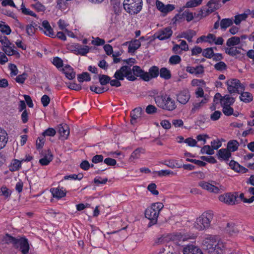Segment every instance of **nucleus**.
<instances>
[{"label":"nucleus","instance_id":"nucleus-45","mask_svg":"<svg viewBox=\"0 0 254 254\" xmlns=\"http://www.w3.org/2000/svg\"><path fill=\"white\" fill-rule=\"evenodd\" d=\"M90 49V47L88 46L80 45V47L78 49V52L76 53V55L85 56L89 52Z\"/></svg>","mask_w":254,"mask_h":254},{"label":"nucleus","instance_id":"nucleus-25","mask_svg":"<svg viewBox=\"0 0 254 254\" xmlns=\"http://www.w3.org/2000/svg\"><path fill=\"white\" fill-rule=\"evenodd\" d=\"M159 73V68L156 66H152L149 69L147 72V75L148 76V81L151 80L152 78H155L158 77Z\"/></svg>","mask_w":254,"mask_h":254},{"label":"nucleus","instance_id":"nucleus-33","mask_svg":"<svg viewBox=\"0 0 254 254\" xmlns=\"http://www.w3.org/2000/svg\"><path fill=\"white\" fill-rule=\"evenodd\" d=\"M241 95L240 96V99L242 101H243L245 103H249L253 100V97L251 93L248 92H241Z\"/></svg>","mask_w":254,"mask_h":254},{"label":"nucleus","instance_id":"nucleus-54","mask_svg":"<svg viewBox=\"0 0 254 254\" xmlns=\"http://www.w3.org/2000/svg\"><path fill=\"white\" fill-rule=\"evenodd\" d=\"M56 131L53 128H48L45 130L43 133L42 135L45 137L46 136H54L56 134Z\"/></svg>","mask_w":254,"mask_h":254},{"label":"nucleus","instance_id":"nucleus-53","mask_svg":"<svg viewBox=\"0 0 254 254\" xmlns=\"http://www.w3.org/2000/svg\"><path fill=\"white\" fill-rule=\"evenodd\" d=\"M2 50L8 56L13 55L16 53V51L13 50L10 45H8L5 46V47H3Z\"/></svg>","mask_w":254,"mask_h":254},{"label":"nucleus","instance_id":"nucleus-35","mask_svg":"<svg viewBox=\"0 0 254 254\" xmlns=\"http://www.w3.org/2000/svg\"><path fill=\"white\" fill-rule=\"evenodd\" d=\"M181 13L182 19L185 18L187 22H190L194 18L193 13L189 9H184Z\"/></svg>","mask_w":254,"mask_h":254},{"label":"nucleus","instance_id":"nucleus-51","mask_svg":"<svg viewBox=\"0 0 254 254\" xmlns=\"http://www.w3.org/2000/svg\"><path fill=\"white\" fill-rule=\"evenodd\" d=\"M246 19V15L240 14L235 16V19L233 22L236 24L239 25L241 23V21Z\"/></svg>","mask_w":254,"mask_h":254},{"label":"nucleus","instance_id":"nucleus-13","mask_svg":"<svg viewBox=\"0 0 254 254\" xmlns=\"http://www.w3.org/2000/svg\"><path fill=\"white\" fill-rule=\"evenodd\" d=\"M173 31L170 27H166L160 30L157 34L156 38L160 40L169 39L172 35Z\"/></svg>","mask_w":254,"mask_h":254},{"label":"nucleus","instance_id":"nucleus-34","mask_svg":"<svg viewBox=\"0 0 254 254\" xmlns=\"http://www.w3.org/2000/svg\"><path fill=\"white\" fill-rule=\"evenodd\" d=\"M53 160V155L50 151L44 157L39 160V163L42 166L48 165Z\"/></svg>","mask_w":254,"mask_h":254},{"label":"nucleus","instance_id":"nucleus-12","mask_svg":"<svg viewBox=\"0 0 254 254\" xmlns=\"http://www.w3.org/2000/svg\"><path fill=\"white\" fill-rule=\"evenodd\" d=\"M177 101L181 104L185 105L189 101L190 95L188 89H184L176 95Z\"/></svg>","mask_w":254,"mask_h":254},{"label":"nucleus","instance_id":"nucleus-2","mask_svg":"<svg viewBox=\"0 0 254 254\" xmlns=\"http://www.w3.org/2000/svg\"><path fill=\"white\" fill-rule=\"evenodd\" d=\"M202 244L204 249H205L209 253H220L221 251L222 244H219L216 240V236L205 234L204 236Z\"/></svg>","mask_w":254,"mask_h":254},{"label":"nucleus","instance_id":"nucleus-48","mask_svg":"<svg viewBox=\"0 0 254 254\" xmlns=\"http://www.w3.org/2000/svg\"><path fill=\"white\" fill-rule=\"evenodd\" d=\"M202 55L208 59H210L213 57L214 55V52L212 48H208L204 50L202 52Z\"/></svg>","mask_w":254,"mask_h":254},{"label":"nucleus","instance_id":"nucleus-60","mask_svg":"<svg viewBox=\"0 0 254 254\" xmlns=\"http://www.w3.org/2000/svg\"><path fill=\"white\" fill-rule=\"evenodd\" d=\"M33 7H34L37 11L43 12L46 10L45 6L40 3L39 2H36L34 4H32Z\"/></svg>","mask_w":254,"mask_h":254},{"label":"nucleus","instance_id":"nucleus-59","mask_svg":"<svg viewBox=\"0 0 254 254\" xmlns=\"http://www.w3.org/2000/svg\"><path fill=\"white\" fill-rule=\"evenodd\" d=\"M156 185L154 183H151L148 186L147 189L150 191L153 195H157L159 192L156 190Z\"/></svg>","mask_w":254,"mask_h":254},{"label":"nucleus","instance_id":"nucleus-56","mask_svg":"<svg viewBox=\"0 0 254 254\" xmlns=\"http://www.w3.org/2000/svg\"><path fill=\"white\" fill-rule=\"evenodd\" d=\"M83 178V175L82 174H71L70 175L65 176L64 177V180H80Z\"/></svg>","mask_w":254,"mask_h":254},{"label":"nucleus","instance_id":"nucleus-52","mask_svg":"<svg viewBox=\"0 0 254 254\" xmlns=\"http://www.w3.org/2000/svg\"><path fill=\"white\" fill-rule=\"evenodd\" d=\"M90 89L91 91L96 94H101L108 90V89H105L104 87H97L95 86H91Z\"/></svg>","mask_w":254,"mask_h":254},{"label":"nucleus","instance_id":"nucleus-63","mask_svg":"<svg viewBox=\"0 0 254 254\" xmlns=\"http://www.w3.org/2000/svg\"><path fill=\"white\" fill-rule=\"evenodd\" d=\"M53 64L58 68L61 67L63 66V62L62 60L58 57L54 58Z\"/></svg>","mask_w":254,"mask_h":254},{"label":"nucleus","instance_id":"nucleus-24","mask_svg":"<svg viewBox=\"0 0 254 254\" xmlns=\"http://www.w3.org/2000/svg\"><path fill=\"white\" fill-rule=\"evenodd\" d=\"M63 72L65 76L68 79H72L75 77V72H74L73 69L69 65H66L63 68Z\"/></svg>","mask_w":254,"mask_h":254},{"label":"nucleus","instance_id":"nucleus-17","mask_svg":"<svg viewBox=\"0 0 254 254\" xmlns=\"http://www.w3.org/2000/svg\"><path fill=\"white\" fill-rule=\"evenodd\" d=\"M58 132L61 137L66 139L69 134V128L66 124H61L58 126Z\"/></svg>","mask_w":254,"mask_h":254},{"label":"nucleus","instance_id":"nucleus-30","mask_svg":"<svg viewBox=\"0 0 254 254\" xmlns=\"http://www.w3.org/2000/svg\"><path fill=\"white\" fill-rule=\"evenodd\" d=\"M225 229L226 232L232 236L235 235L239 232L238 228L233 223H227V227Z\"/></svg>","mask_w":254,"mask_h":254},{"label":"nucleus","instance_id":"nucleus-16","mask_svg":"<svg viewBox=\"0 0 254 254\" xmlns=\"http://www.w3.org/2000/svg\"><path fill=\"white\" fill-rule=\"evenodd\" d=\"M42 27H39L41 30H42L44 34L50 37H55L53 30L47 20H44L42 22Z\"/></svg>","mask_w":254,"mask_h":254},{"label":"nucleus","instance_id":"nucleus-31","mask_svg":"<svg viewBox=\"0 0 254 254\" xmlns=\"http://www.w3.org/2000/svg\"><path fill=\"white\" fill-rule=\"evenodd\" d=\"M111 4L116 14H119L121 12L122 6L120 0H111Z\"/></svg>","mask_w":254,"mask_h":254},{"label":"nucleus","instance_id":"nucleus-10","mask_svg":"<svg viewBox=\"0 0 254 254\" xmlns=\"http://www.w3.org/2000/svg\"><path fill=\"white\" fill-rule=\"evenodd\" d=\"M130 70L131 74L134 75L135 77H139L143 80L148 81L147 72L143 70L139 66L134 65L132 68L130 67Z\"/></svg>","mask_w":254,"mask_h":254},{"label":"nucleus","instance_id":"nucleus-18","mask_svg":"<svg viewBox=\"0 0 254 254\" xmlns=\"http://www.w3.org/2000/svg\"><path fill=\"white\" fill-rule=\"evenodd\" d=\"M141 108H136L133 109L130 113V123L132 125H134L137 122V120L141 117Z\"/></svg>","mask_w":254,"mask_h":254},{"label":"nucleus","instance_id":"nucleus-32","mask_svg":"<svg viewBox=\"0 0 254 254\" xmlns=\"http://www.w3.org/2000/svg\"><path fill=\"white\" fill-rule=\"evenodd\" d=\"M233 18H224L220 21V27L223 30H225L228 27L233 24Z\"/></svg>","mask_w":254,"mask_h":254},{"label":"nucleus","instance_id":"nucleus-38","mask_svg":"<svg viewBox=\"0 0 254 254\" xmlns=\"http://www.w3.org/2000/svg\"><path fill=\"white\" fill-rule=\"evenodd\" d=\"M239 146V143L236 140H231L228 142L227 149L230 151L234 152L237 150Z\"/></svg>","mask_w":254,"mask_h":254},{"label":"nucleus","instance_id":"nucleus-4","mask_svg":"<svg viewBox=\"0 0 254 254\" xmlns=\"http://www.w3.org/2000/svg\"><path fill=\"white\" fill-rule=\"evenodd\" d=\"M5 239L7 243L12 244L15 248L18 249L23 254L28 253L29 245L25 237L16 238L6 234Z\"/></svg>","mask_w":254,"mask_h":254},{"label":"nucleus","instance_id":"nucleus-62","mask_svg":"<svg viewBox=\"0 0 254 254\" xmlns=\"http://www.w3.org/2000/svg\"><path fill=\"white\" fill-rule=\"evenodd\" d=\"M222 115V113L220 111H215L210 115V119L212 121H217Z\"/></svg>","mask_w":254,"mask_h":254},{"label":"nucleus","instance_id":"nucleus-22","mask_svg":"<svg viewBox=\"0 0 254 254\" xmlns=\"http://www.w3.org/2000/svg\"><path fill=\"white\" fill-rule=\"evenodd\" d=\"M218 158L219 160H228L231 156V153L227 149L222 148L218 151Z\"/></svg>","mask_w":254,"mask_h":254},{"label":"nucleus","instance_id":"nucleus-55","mask_svg":"<svg viewBox=\"0 0 254 254\" xmlns=\"http://www.w3.org/2000/svg\"><path fill=\"white\" fill-rule=\"evenodd\" d=\"M222 107L223 108V113L225 115L229 116L233 114L234 110L232 107H231V106Z\"/></svg>","mask_w":254,"mask_h":254},{"label":"nucleus","instance_id":"nucleus-26","mask_svg":"<svg viewBox=\"0 0 254 254\" xmlns=\"http://www.w3.org/2000/svg\"><path fill=\"white\" fill-rule=\"evenodd\" d=\"M51 191L53 197L58 198H61L65 195L64 190H63V188H53L51 189Z\"/></svg>","mask_w":254,"mask_h":254},{"label":"nucleus","instance_id":"nucleus-50","mask_svg":"<svg viewBox=\"0 0 254 254\" xmlns=\"http://www.w3.org/2000/svg\"><path fill=\"white\" fill-rule=\"evenodd\" d=\"M181 61V57L178 55L172 56L169 60V63L171 64H177L180 63Z\"/></svg>","mask_w":254,"mask_h":254},{"label":"nucleus","instance_id":"nucleus-58","mask_svg":"<svg viewBox=\"0 0 254 254\" xmlns=\"http://www.w3.org/2000/svg\"><path fill=\"white\" fill-rule=\"evenodd\" d=\"M214 67L217 70L222 71L226 69L227 65L224 62H219L214 65Z\"/></svg>","mask_w":254,"mask_h":254},{"label":"nucleus","instance_id":"nucleus-1","mask_svg":"<svg viewBox=\"0 0 254 254\" xmlns=\"http://www.w3.org/2000/svg\"><path fill=\"white\" fill-rule=\"evenodd\" d=\"M153 95H151L155 102L156 105L160 108L168 111H174L177 108L175 100L171 97L170 95L163 93L158 94L156 90L152 91Z\"/></svg>","mask_w":254,"mask_h":254},{"label":"nucleus","instance_id":"nucleus-39","mask_svg":"<svg viewBox=\"0 0 254 254\" xmlns=\"http://www.w3.org/2000/svg\"><path fill=\"white\" fill-rule=\"evenodd\" d=\"M240 43V38L237 36L229 38L226 42L228 47H231L237 45Z\"/></svg>","mask_w":254,"mask_h":254},{"label":"nucleus","instance_id":"nucleus-43","mask_svg":"<svg viewBox=\"0 0 254 254\" xmlns=\"http://www.w3.org/2000/svg\"><path fill=\"white\" fill-rule=\"evenodd\" d=\"M99 81L101 85H105L110 83V77L105 74H99L98 76Z\"/></svg>","mask_w":254,"mask_h":254},{"label":"nucleus","instance_id":"nucleus-46","mask_svg":"<svg viewBox=\"0 0 254 254\" xmlns=\"http://www.w3.org/2000/svg\"><path fill=\"white\" fill-rule=\"evenodd\" d=\"M200 152L202 154H207L208 155H212L214 153L213 149L211 148L209 145H204L201 149Z\"/></svg>","mask_w":254,"mask_h":254},{"label":"nucleus","instance_id":"nucleus-40","mask_svg":"<svg viewBox=\"0 0 254 254\" xmlns=\"http://www.w3.org/2000/svg\"><path fill=\"white\" fill-rule=\"evenodd\" d=\"M208 100L206 98H204L201 101L195 102L193 104V108L191 109V112L194 113L196 111L198 110L204 104L207 102Z\"/></svg>","mask_w":254,"mask_h":254},{"label":"nucleus","instance_id":"nucleus-11","mask_svg":"<svg viewBox=\"0 0 254 254\" xmlns=\"http://www.w3.org/2000/svg\"><path fill=\"white\" fill-rule=\"evenodd\" d=\"M156 6L158 10L165 14H167L175 8V5L172 4H164L159 0L156 1Z\"/></svg>","mask_w":254,"mask_h":254},{"label":"nucleus","instance_id":"nucleus-5","mask_svg":"<svg viewBox=\"0 0 254 254\" xmlns=\"http://www.w3.org/2000/svg\"><path fill=\"white\" fill-rule=\"evenodd\" d=\"M213 218V214L212 211L205 212L196 218L193 227L198 231L208 229L210 226Z\"/></svg>","mask_w":254,"mask_h":254},{"label":"nucleus","instance_id":"nucleus-7","mask_svg":"<svg viewBox=\"0 0 254 254\" xmlns=\"http://www.w3.org/2000/svg\"><path fill=\"white\" fill-rule=\"evenodd\" d=\"M130 71V66H123L115 72L114 77L120 80H123L125 77H126L129 81H134L136 79V77L131 74Z\"/></svg>","mask_w":254,"mask_h":254},{"label":"nucleus","instance_id":"nucleus-6","mask_svg":"<svg viewBox=\"0 0 254 254\" xmlns=\"http://www.w3.org/2000/svg\"><path fill=\"white\" fill-rule=\"evenodd\" d=\"M142 0H124L123 6L126 12L134 15L139 13L142 8Z\"/></svg>","mask_w":254,"mask_h":254},{"label":"nucleus","instance_id":"nucleus-8","mask_svg":"<svg viewBox=\"0 0 254 254\" xmlns=\"http://www.w3.org/2000/svg\"><path fill=\"white\" fill-rule=\"evenodd\" d=\"M226 84L230 93H240L245 90L244 85L237 79H230L227 80Z\"/></svg>","mask_w":254,"mask_h":254},{"label":"nucleus","instance_id":"nucleus-27","mask_svg":"<svg viewBox=\"0 0 254 254\" xmlns=\"http://www.w3.org/2000/svg\"><path fill=\"white\" fill-rule=\"evenodd\" d=\"M140 45L141 43L139 40H134V41H130L128 48V52L134 53L140 47Z\"/></svg>","mask_w":254,"mask_h":254},{"label":"nucleus","instance_id":"nucleus-15","mask_svg":"<svg viewBox=\"0 0 254 254\" xmlns=\"http://www.w3.org/2000/svg\"><path fill=\"white\" fill-rule=\"evenodd\" d=\"M198 186L201 187L203 189L207 190L210 192H214L215 193H218L220 192V189L208 182L204 181H201L199 182Z\"/></svg>","mask_w":254,"mask_h":254},{"label":"nucleus","instance_id":"nucleus-14","mask_svg":"<svg viewBox=\"0 0 254 254\" xmlns=\"http://www.w3.org/2000/svg\"><path fill=\"white\" fill-rule=\"evenodd\" d=\"M183 252L184 254H203L202 250L198 247L193 245L185 246Z\"/></svg>","mask_w":254,"mask_h":254},{"label":"nucleus","instance_id":"nucleus-36","mask_svg":"<svg viewBox=\"0 0 254 254\" xmlns=\"http://www.w3.org/2000/svg\"><path fill=\"white\" fill-rule=\"evenodd\" d=\"M164 164L172 169L180 168L182 167V164H179L176 160H166Z\"/></svg>","mask_w":254,"mask_h":254},{"label":"nucleus","instance_id":"nucleus-57","mask_svg":"<svg viewBox=\"0 0 254 254\" xmlns=\"http://www.w3.org/2000/svg\"><path fill=\"white\" fill-rule=\"evenodd\" d=\"M157 174L158 176L160 177L166 176H169L170 175H175V173L173 172L168 170H162L159 171L157 172Z\"/></svg>","mask_w":254,"mask_h":254},{"label":"nucleus","instance_id":"nucleus-9","mask_svg":"<svg viewBox=\"0 0 254 254\" xmlns=\"http://www.w3.org/2000/svg\"><path fill=\"white\" fill-rule=\"evenodd\" d=\"M219 199L220 201L229 205H234L240 203V200L238 199V192L227 193L221 195L219 196Z\"/></svg>","mask_w":254,"mask_h":254},{"label":"nucleus","instance_id":"nucleus-61","mask_svg":"<svg viewBox=\"0 0 254 254\" xmlns=\"http://www.w3.org/2000/svg\"><path fill=\"white\" fill-rule=\"evenodd\" d=\"M21 167V162L18 160H14L12 166H11L10 170L14 171L19 170Z\"/></svg>","mask_w":254,"mask_h":254},{"label":"nucleus","instance_id":"nucleus-29","mask_svg":"<svg viewBox=\"0 0 254 254\" xmlns=\"http://www.w3.org/2000/svg\"><path fill=\"white\" fill-rule=\"evenodd\" d=\"M7 135L6 131L0 128V149H2L5 146L7 141Z\"/></svg>","mask_w":254,"mask_h":254},{"label":"nucleus","instance_id":"nucleus-3","mask_svg":"<svg viewBox=\"0 0 254 254\" xmlns=\"http://www.w3.org/2000/svg\"><path fill=\"white\" fill-rule=\"evenodd\" d=\"M164 205L161 202H156L148 207L145 211V216L150 220L148 226L150 227L155 224L157 222V219L160 211L163 209Z\"/></svg>","mask_w":254,"mask_h":254},{"label":"nucleus","instance_id":"nucleus-41","mask_svg":"<svg viewBox=\"0 0 254 254\" xmlns=\"http://www.w3.org/2000/svg\"><path fill=\"white\" fill-rule=\"evenodd\" d=\"M77 79L79 82H83V81H89L91 80L90 74L87 72H84L82 74L77 75Z\"/></svg>","mask_w":254,"mask_h":254},{"label":"nucleus","instance_id":"nucleus-47","mask_svg":"<svg viewBox=\"0 0 254 254\" xmlns=\"http://www.w3.org/2000/svg\"><path fill=\"white\" fill-rule=\"evenodd\" d=\"M207 6H208V8H206L205 9L208 14H210V13L215 11L216 10L218 9L219 7V5H216L215 4H213V3H211L210 4H209V1L207 3Z\"/></svg>","mask_w":254,"mask_h":254},{"label":"nucleus","instance_id":"nucleus-20","mask_svg":"<svg viewBox=\"0 0 254 254\" xmlns=\"http://www.w3.org/2000/svg\"><path fill=\"white\" fill-rule=\"evenodd\" d=\"M196 34V32L193 30L189 29L182 32L179 36L180 38L187 39L189 42H192V38Z\"/></svg>","mask_w":254,"mask_h":254},{"label":"nucleus","instance_id":"nucleus-23","mask_svg":"<svg viewBox=\"0 0 254 254\" xmlns=\"http://www.w3.org/2000/svg\"><path fill=\"white\" fill-rule=\"evenodd\" d=\"M235 102V98L231 97L229 95H225L220 99L221 106H229L233 104Z\"/></svg>","mask_w":254,"mask_h":254},{"label":"nucleus","instance_id":"nucleus-64","mask_svg":"<svg viewBox=\"0 0 254 254\" xmlns=\"http://www.w3.org/2000/svg\"><path fill=\"white\" fill-rule=\"evenodd\" d=\"M27 77V74L25 73H23L22 74L18 75L15 78V80L17 82L19 83H23L24 81Z\"/></svg>","mask_w":254,"mask_h":254},{"label":"nucleus","instance_id":"nucleus-21","mask_svg":"<svg viewBox=\"0 0 254 254\" xmlns=\"http://www.w3.org/2000/svg\"><path fill=\"white\" fill-rule=\"evenodd\" d=\"M202 0H190L186 4L180 8L179 12H181L186 8H192L196 7L201 4Z\"/></svg>","mask_w":254,"mask_h":254},{"label":"nucleus","instance_id":"nucleus-42","mask_svg":"<svg viewBox=\"0 0 254 254\" xmlns=\"http://www.w3.org/2000/svg\"><path fill=\"white\" fill-rule=\"evenodd\" d=\"M229 47L230 48H227L225 49V53L231 56L234 57L241 53L240 51L237 50V48L231 47Z\"/></svg>","mask_w":254,"mask_h":254},{"label":"nucleus","instance_id":"nucleus-28","mask_svg":"<svg viewBox=\"0 0 254 254\" xmlns=\"http://www.w3.org/2000/svg\"><path fill=\"white\" fill-rule=\"evenodd\" d=\"M36 29H37V24L33 22L31 24L27 25L25 27L26 33L29 36L34 35Z\"/></svg>","mask_w":254,"mask_h":254},{"label":"nucleus","instance_id":"nucleus-44","mask_svg":"<svg viewBox=\"0 0 254 254\" xmlns=\"http://www.w3.org/2000/svg\"><path fill=\"white\" fill-rule=\"evenodd\" d=\"M0 31L6 35L10 34L11 29L8 25L5 24V23L2 21H0Z\"/></svg>","mask_w":254,"mask_h":254},{"label":"nucleus","instance_id":"nucleus-49","mask_svg":"<svg viewBox=\"0 0 254 254\" xmlns=\"http://www.w3.org/2000/svg\"><path fill=\"white\" fill-rule=\"evenodd\" d=\"M206 8H203V9H201L198 13H194L193 14V16L194 17L196 18H202L203 17H206V16L208 15V13L207 12V11L206 10Z\"/></svg>","mask_w":254,"mask_h":254},{"label":"nucleus","instance_id":"nucleus-37","mask_svg":"<svg viewBox=\"0 0 254 254\" xmlns=\"http://www.w3.org/2000/svg\"><path fill=\"white\" fill-rule=\"evenodd\" d=\"M160 77L166 80L169 79L171 77V73L169 70L166 67H162L159 70Z\"/></svg>","mask_w":254,"mask_h":254},{"label":"nucleus","instance_id":"nucleus-19","mask_svg":"<svg viewBox=\"0 0 254 254\" xmlns=\"http://www.w3.org/2000/svg\"><path fill=\"white\" fill-rule=\"evenodd\" d=\"M145 149L142 147H138L134 150L131 154L128 160L130 162H134L136 159H139L141 154L145 153Z\"/></svg>","mask_w":254,"mask_h":254}]
</instances>
